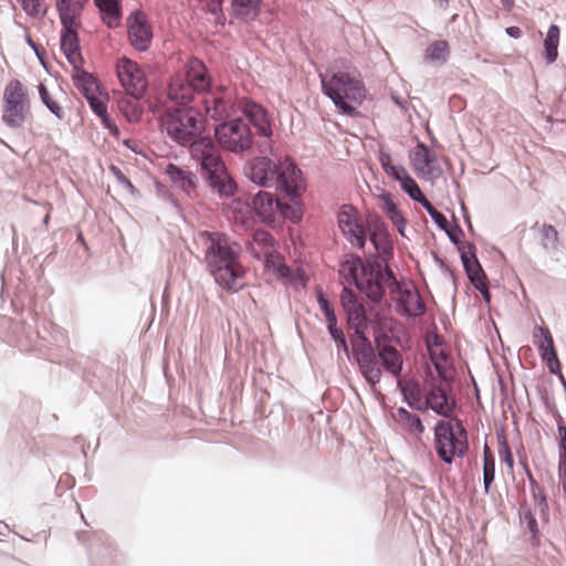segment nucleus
Returning a JSON list of instances; mask_svg holds the SVG:
<instances>
[{
  "label": "nucleus",
  "mask_w": 566,
  "mask_h": 566,
  "mask_svg": "<svg viewBox=\"0 0 566 566\" xmlns=\"http://www.w3.org/2000/svg\"><path fill=\"white\" fill-rule=\"evenodd\" d=\"M161 117L167 135L181 146H190L191 158L199 167L200 177L220 198L233 197L238 185L231 177L220 151L211 137H200L205 130L201 113L192 106L180 105Z\"/></svg>",
  "instance_id": "obj_1"
},
{
  "label": "nucleus",
  "mask_w": 566,
  "mask_h": 566,
  "mask_svg": "<svg viewBox=\"0 0 566 566\" xmlns=\"http://www.w3.org/2000/svg\"><path fill=\"white\" fill-rule=\"evenodd\" d=\"M339 273L354 284L357 291L375 305L380 304L386 291L398 294L396 301L397 313L406 318L420 317L426 314L427 306L419 293L406 289L397 280L389 265H381L377 254H368L365 259L359 255L349 254L340 263Z\"/></svg>",
  "instance_id": "obj_2"
},
{
  "label": "nucleus",
  "mask_w": 566,
  "mask_h": 566,
  "mask_svg": "<svg viewBox=\"0 0 566 566\" xmlns=\"http://www.w3.org/2000/svg\"><path fill=\"white\" fill-rule=\"evenodd\" d=\"M280 188L276 190L285 195L290 202L279 200L275 195L259 190L250 202L245 203L247 211H253L260 221L270 227L282 220H290L292 223L301 222L303 218V205L301 196L305 191L303 186H290L286 177L281 176Z\"/></svg>",
  "instance_id": "obj_3"
},
{
  "label": "nucleus",
  "mask_w": 566,
  "mask_h": 566,
  "mask_svg": "<svg viewBox=\"0 0 566 566\" xmlns=\"http://www.w3.org/2000/svg\"><path fill=\"white\" fill-rule=\"evenodd\" d=\"M201 237L207 241L205 260L214 282L227 291H237V280L242 274L238 252L219 232L203 231Z\"/></svg>",
  "instance_id": "obj_4"
},
{
  "label": "nucleus",
  "mask_w": 566,
  "mask_h": 566,
  "mask_svg": "<svg viewBox=\"0 0 566 566\" xmlns=\"http://www.w3.org/2000/svg\"><path fill=\"white\" fill-rule=\"evenodd\" d=\"M244 176L254 185L263 188L276 186L280 188L281 176L286 177L290 186H303L302 170L290 158L277 163L268 156H258L245 163L243 166Z\"/></svg>",
  "instance_id": "obj_5"
},
{
  "label": "nucleus",
  "mask_w": 566,
  "mask_h": 566,
  "mask_svg": "<svg viewBox=\"0 0 566 566\" xmlns=\"http://www.w3.org/2000/svg\"><path fill=\"white\" fill-rule=\"evenodd\" d=\"M433 444L437 457L444 464L462 459L469 450L468 431L457 417L437 420L433 427Z\"/></svg>",
  "instance_id": "obj_6"
},
{
  "label": "nucleus",
  "mask_w": 566,
  "mask_h": 566,
  "mask_svg": "<svg viewBox=\"0 0 566 566\" xmlns=\"http://www.w3.org/2000/svg\"><path fill=\"white\" fill-rule=\"evenodd\" d=\"M321 84L323 93L346 115L355 113V105H360L365 99L364 84L348 73L337 72L329 78L321 76Z\"/></svg>",
  "instance_id": "obj_7"
},
{
  "label": "nucleus",
  "mask_w": 566,
  "mask_h": 566,
  "mask_svg": "<svg viewBox=\"0 0 566 566\" xmlns=\"http://www.w3.org/2000/svg\"><path fill=\"white\" fill-rule=\"evenodd\" d=\"M211 78L202 61L192 59L189 61L184 80H175L168 90L169 99L180 105L190 104L195 94L211 92Z\"/></svg>",
  "instance_id": "obj_8"
},
{
  "label": "nucleus",
  "mask_w": 566,
  "mask_h": 566,
  "mask_svg": "<svg viewBox=\"0 0 566 566\" xmlns=\"http://www.w3.org/2000/svg\"><path fill=\"white\" fill-rule=\"evenodd\" d=\"M214 137L220 147L233 154L244 153L253 145L252 130L242 118L216 125Z\"/></svg>",
  "instance_id": "obj_9"
},
{
  "label": "nucleus",
  "mask_w": 566,
  "mask_h": 566,
  "mask_svg": "<svg viewBox=\"0 0 566 566\" xmlns=\"http://www.w3.org/2000/svg\"><path fill=\"white\" fill-rule=\"evenodd\" d=\"M452 380L449 382H432L423 395L421 412L431 410L442 419H449L454 416L457 400L452 395Z\"/></svg>",
  "instance_id": "obj_10"
},
{
  "label": "nucleus",
  "mask_w": 566,
  "mask_h": 566,
  "mask_svg": "<svg viewBox=\"0 0 566 566\" xmlns=\"http://www.w3.org/2000/svg\"><path fill=\"white\" fill-rule=\"evenodd\" d=\"M2 122L10 128H19L25 120L24 102L28 94L19 80H11L3 93Z\"/></svg>",
  "instance_id": "obj_11"
},
{
  "label": "nucleus",
  "mask_w": 566,
  "mask_h": 566,
  "mask_svg": "<svg viewBox=\"0 0 566 566\" xmlns=\"http://www.w3.org/2000/svg\"><path fill=\"white\" fill-rule=\"evenodd\" d=\"M202 103L207 116L214 122H229L238 112L233 96L226 86H220L217 91L206 94Z\"/></svg>",
  "instance_id": "obj_12"
},
{
  "label": "nucleus",
  "mask_w": 566,
  "mask_h": 566,
  "mask_svg": "<svg viewBox=\"0 0 566 566\" xmlns=\"http://www.w3.org/2000/svg\"><path fill=\"white\" fill-rule=\"evenodd\" d=\"M117 75L128 95L137 101L144 97L148 82L144 71L136 62L125 56L120 57L117 62Z\"/></svg>",
  "instance_id": "obj_13"
},
{
  "label": "nucleus",
  "mask_w": 566,
  "mask_h": 566,
  "mask_svg": "<svg viewBox=\"0 0 566 566\" xmlns=\"http://www.w3.org/2000/svg\"><path fill=\"white\" fill-rule=\"evenodd\" d=\"M337 224L344 238L355 248L366 247L364 221L358 217L357 209L352 205H343L337 214Z\"/></svg>",
  "instance_id": "obj_14"
},
{
  "label": "nucleus",
  "mask_w": 566,
  "mask_h": 566,
  "mask_svg": "<svg viewBox=\"0 0 566 566\" xmlns=\"http://www.w3.org/2000/svg\"><path fill=\"white\" fill-rule=\"evenodd\" d=\"M409 158L415 171L424 180L434 181L443 174L437 155L423 142H418Z\"/></svg>",
  "instance_id": "obj_15"
},
{
  "label": "nucleus",
  "mask_w": 566,
  "mask_h": 566,
  "mask_svg": "<svg viewBox=\"0 0 566 566\" xmlns=\"http://www.w3.org/2000/svg\"><path fill=\"white\" fill-rule=\"evenodd\" d=\"M87 553L92 566H116L120 559L109 536L104 532L90 537Z\"/></svg>",
  "instance_id": "obj_16"
},
{
  "label": "nucleus",
  "mask_w": 566,
  "mask_h": 566,
  "mask_svg": "<svg viewBox=\"0 0 566 566\" xmlns=\"http://www.w3.org/2000/svg\"><path fill=\"white\" fill-rule=\"evenodd\" d=\"M340 305L348 325L355 324L358 327H368L371 324L365 302L358 300L356 293L350 287H343Z\"/></svg>",
  "instance_id": "obj_17"
},
{
  "label": "nucleus",
  "mask_w": 566,
  "mask_h": 566,
  "mask_svg": "<svg viewBox=\"0 0 566 566\" xmlns=\"http://www.w3.org/2000/svg\"><path fill=\"white\" fill-rule=\"evenodd\" d=\"M130 18L133 21L128 25L127 30L129 42L135 50L145 52L149 49L153 40L150 25L148 24L144 13L140 11L132 13Z\"/></svg>",
  "instance_id": "obj_18"
},
{
  "label": "nucleus",
  "mask_w": 566,
  "mask_h": 566,
  "mask_svg": "<svg viewBox=\"0 0 566 566\" xmlns=\"http://www.w3.org/2000/svg\"><path fill=\"white\" fill-rule=\"evenodd\" d=\"M241 111L249 123L256 128L260 136L268 138L272 136L273 130L269 114L262 105L249 98H243L241 102Z\"/></svg>",
  "instance_id": "obj_19"
},
{
  "label": "nucleus",
  "mask_w": 566,
  "mask_h": 566,
  "mask_svg": "<svg viewBox=\"0 0 566 566\" xmlns=\"http://www.w3.org/2000/svg\"><path fill=\"white\" fill-rule=\"evenodd\" d=\"M461 251V262L467 276L472 284V280L478 282L485 277L484 270L476 256V248L473 243H465Z\"/></svg>",
  "instance_id": "obj_20"
},
{
  "label": "nucleus",
  "mask_w": 566,
  "mask_h": 566,
  "mask_svg": "<svg viewBox=\"0 0 566 566\" xmlns=\"http://www.w3.org/2000/svg\"><path fill=\"white\" fill-rule=\"evenodd\" d=\"M397 388L401 394L402 401L412 410L421 412L424 394H422L419 381L416 379L402 380L400 378L397 380Z\"/></svg>",
  "instance_id": "obj_21"
},
{
  "label": "nucleus",
  "mask_w": 566,
  "mask_h": 566,
  "mask_svg": "<svg viewBox=\"0 0 566 566\" xmlns=\"http://www.w3.org/2000/svg\"><path fill=\"white\" fill-rule=\"evenodd\" d=\"M170 181L184 192L189 193L197 186V175L192 171L185 170L176 164L169 163L165 169Z\"/></svg>",
  "instance_id": "obj_22"
},
{
  "label": "nucleus",
  "mask_w": 566,
  "mask_h": 566,
  "mask_svg": "<svg viewBox=\"0 0 566 566\" xmlns=\"http://www.w3.org/2000/svg\"><path fill=\"white\" fill-rule=\"evenodd\" d=\"M378 357L387 373L397 380L401 378L403 358L397 348L391 345H386L379 348Z\"/></svg>",
  "instance_id": "obj_23"
},
{
  "label": "nucleus",
  "mask_w": 566,
  "mask_h": 566,
  "mask_svg": "<svg viewBox=\"0 0 566 566\" xmlns=\"http://www.w3.org/2000/svg\"><path fill=\"white\" fill-rule=\"evenodd\" d=\"M94 4L99 11L102 21L109 28L115 29L122 20L120 0H94Z\"/></svg>",
  "instance_id": "obj_24"
},
{
  "label": "nucleus",
  "mask_w": 566,
  "mask_h": 566,
  "mask_svg": "<svg viewBox=\"0 0 566 566\" xmlns=\"http://www.w3.org/2000/svg\"><path fill=\"white\" fill-rule=\"evenodd\" d=\"M358 370L371 389L380 382L382 371L378 365L377 354L356 359Z\"/></svg>",
  "instance_id": "obj_25"
},
{
  "label": "nucleus",
  "mask_w": 566,
  "mask_h": 566,
  "mask_svg": "<svg viewBox=\"0 0 566 566\" xmlns=\"http://www.w3.org/2000/svg\"><path fill=\"white\" fill-rule=\"evenodd\" d=\"M72 81L74 86L86 101L91 98V96L99 94V83L97 77L85 70L73 73Z\"/></svg>",
  "instance_id": "obj_26"
},
{
  "label": "nucleus",
  "mask_w": 566,
  "mask_h": 566,
  "mask_svg": "<svg viewBox=\"0 0 566 566\" xmlns=\"http://www.w3.org/2000/svg\"><path fill=\"white\" fill-rule=\"evenodd\" d=\"M518 520L520 524L524 526L525 531H527L531 535V539L533 544H538L539 542V527L538 522L535 517V514L531 507V505L523 501L518 507Z\"/></svg>",
  "instance_id": "obj_27"
},
{
  "label": "nucleus",
  "mask_w": 566,
  "mask_h": 566,
  "mask_svg": "<svg viewBox=\"0 0 566 566\" xmlns=\"http://www.w3.org/2000/svg\"><path fill=\"white\" fill-rule=\"evenodd\" d=\"M369 241L377 251L381 265H389L388 262L394 258V242L390 232L380 235H370Z\"/></svg>",
  "instance_id": "obj_28"
},
{
  "label": "nucleus",
  "mask_w": 566,
  "mask_h": 566,
  "mask_svg": "<svg viewBox=\"0 0 566 566\" xmlns=\"http://www.w3.org/2000/svg\"><path fill=\"white\" fill-rule=\"evenodd\" d=\"M263 0H232L231 6L237 18L254 20L260 11Z\"/></svg>",
  "instance_id": "obj_29"
},
{
  "label": "nucleus",
  "mask_w": 566,
  "mask_h": 566,
  "mask_svg": "<svg viewBox=\"0 0 566 566\" xmlns=\"http://www.w3.org/2000/svg\"><path fill=\"white\" fill-rule=\"evenodd\" d=\"M532 230H539L541 233V245L547 252H555L558 250V232L556 228L552 224H539L536 221L532 228Z\"/></svg>",
  "instance_id": "obj_30"
},
{
  "label": "nucleus",
  "mask_w": 566,
  "mask_h": 566,
  "mask_svg": "<svg viewBox=\"0 0 566 566\" xmlns=\"http://www.w3.org/2000/svg\"><path fill=\"white\" fill-rule=\"evenodd\" d=\"M559 27L551 24L544 40V53L547 64H553L558 57Z\"/></svg>",
  "instance_id": "obj_31"
},
{
  "label": "nucleus",
  "mask_w": 566,
  "mask_h": 566,
  "mask_svg": "<svg viewBox=\"0 0 566 566\" xmlns=\"http://www.w3.org/2000/svg\"><path fill=\"white\" fill-rule=\"evenodd\" d=\"M394 419L400 424L408 426L418 434H422L426 430L421 418L418 415L410 412L405 407L397 408Z\"/></svg>",
  "instance_id": "obj_32"
},
{
  "label": "nucleus",
  "mask_w": 566,
  "mask_h": 566,
  "mask_svg": "<svg viewBox=\"0 0 566 566\" xmlns=\"http://www.w3.org/2000/svg\"><path fill=\"white\" fill-rule=\"evenodd\" d=\"M364 230L366 231V240L369 239L370 235H380L389 232L388 226L384 219L374 211L367 212L364 220Z\"/></svg>",
  "instance_id": "obj_33"
},
{
  "label": "nucleus",
  "mask_w": 566,
  "mask_h": 566,
  "mask_svg": "<svg viewBox=\"0 0 566 566\" xmlns=\"http://www.w3.org/2000/svg\"><path fill=\"white\" fill-rule=\"evenodd\" d=\"M429 358L437 371L439 380L442 382H449L452 380V377L448 375L447 367L444 364L449 360V354L444 349H436L433 352H429Z\"/></svg>",
  "instance_id": "obj_34"
},
{
  "label": "nucleus",
  "mask_w": 566,
  "mask_h": 566,
  "mask_svg": "<svg viewBox=\"0 0 566 566\" xmlns=\"http://www.w3.org/2000/svg\"><path fill=\"white\" fill-rule=\"evenodd\" d=\"M495 479V458L490 453L488 446H484L483 451V489L484 493L489 494L491 485Z\"/></svg>",
  "instance_id": "obj_35"
},
{
  "label": "nucleus",
  "mask_w": 566,
  "mask_h": 566,
  "mask_svg": "<svg viewBox=\"0 0 566 566\" xmlns=\"http://www.w3.org/2000/svg\"><path fill=\"white\" fill-rule=\"evenodd\" d=\"M39 96L43 105L52 113L57 119L62 120L65 117V112L61 105L53 99L45 84L38 85Z\"/></svg>",
  "instance_id": "obj_36"
},
{
  "label": "nucleus",
  "mask_w": 566,
  "mask_h": 566,
  "mask_svg": "<svg viewBox=\"0 0 566 566\" xmlns=\"http://www.w3.org/2000/svg\"><path fill=\"white\" fill-rule=\"evenodd\" d=\"M379 161L385 172L390 176L395 181L406 174V168L401 165H394L392 158L389 153L379 151Z\"/></svg>",
  "instance_id": "obj_37"
},
{
  "label": "nucleus",
  "mask_w": 566,
  "mask_h": 566,
  "mask_svg": "<svg viewBox=\"0 0 566 566\" xmlns=\"http://www.w3.org/2000/svg\"><path fill=\"white\" fill-rule=\"evenodd\" d=\"M449 54V44L444 40L434 41L426 50V57L431 61L444 60Z\"/></svg>",
  "instance_id": "obj_38"
},
{
  "label": "nucleus",
  "mask_w": 566,
  "mask_h": 566,
  "mask_svg": "<svg viewBox=\"0 0 566 566\" xmlns=\"http://www.w3.org/2000/svg\"><path fill=\"white\" fill-rule=\"evenodd\" d=\"M316 297H317L318 306L325 316L327 327H331V326L337 324V317L335 314V310H334L332 303L325 297L322 290L317 291Z\"/></svg>",
  "instance_id": "obj_39"
},
{
  "label": "nucleus",
  "mask_w": 566,
  "mask_h": 566,
  "mask_svg": "<svg viewBox=\"0 0 566 566\" xmlns=\"http://www.w3.org/2000/svg\"><path fill=\"white\" fill-rule=\"evenodd\" d=\"M60 49L62 52L80 51V38L77 31L61 32Z\"/></svg>",
  "instance_id": "obj_40"
},
{
  "label": "nucleus",
  "mask_w": 566,
  "mask_h": 566,
  "mask_svg": "<svg viewBox=\"0 0 566 566\" xmlns=\"http://www.w3.org/2000/svg\"><path fill=\"white\" fill-rule=\"evenodd\" d=\"M400 188L403 192H406L412 200H415L417 197L421 196L422 191L420 187L418 186L417 181L410 176L408 171L403 174L399 180Z\"/></svg>",
  "instance_id": "obj_41"
},
{
  "label": "nucleus",
  "mask_w": 566,
  "mask_h": 566,
  "mask_svg": "<svg viewBox=\"0 0 566 566\" xmlns=\"http://www.w3.org/2000/svg\"><path fill=\"white\" fill-rule=\"evenodd\" d=\"M327 332L331 338L335 342L337 349L343 352L348 358L350 357L349 346L346 336L342 328L337 324L327 327Z\"/></svg>",
  "instance_id": "obj_42"
},
{
  "label": "nucleus",
  "mask_w": 566,
  "mask_h": 566,
  "mask_svg": "<svg viewBox=\"0 0 566 566\" xmlns=\"http://www.w3.org/2000/svg\"><path fill=\"white\" fill-rule=\"evenodd\" d=\"M380 199L382 201V210L386 213L387 218L394 222L397 219L403 217L398 206L394 202L390 193L384 192L380 195Z\"/></svg>",
  "instance_id": "obj_43"
},
{
  "label": "nucleus",
  "mask_w": 566,
  "mask_h": 566,
  "mask_svg": "<svg viewBox=\"0 0 566 566\" xmlns=\"http://www.w3.org/2000/svg\"><path fill=\"white\" fill-rule=\"evenodd\" d=\"M497 442H499V455L501 460L509 467V469H513L514 467V459L511 451V447L506 440L505 434L503 431L501 433H497Z\"/></svg>",
  "instance_id": "obj_44"
},
{
  "label": "nucleus",
  "mask_w": 566,
  "mask_h": 566,
  "mask_svg": "<svg viewBox=\"0 0 566 566\" xmlns=\"http://www.w3.org/2000/svg\"><path fill=\"white\" fill-rule=\"evenodd\" d=\"M447 235L448 238L450 239V241L457 247L459 253L461 254V251L463 250V245L465 243H469L468 241H462L461 238L464 235V232L462 230V228L455 223V224H450L448 222V226L446 227V230H442Z\"/></svg>",
  "instance_id": "obj_45"
},
{
  "label": "nucleus",
  "mask_w": 566,
  "mask_h": 566,
  "mask_svg": "<svg viewBox=\"0 0 566 566\" xmlns=\"http://www.w3.org/2000/svg\"><path fill=\"white\" fill-rule=\"evenodd\" d=\"M350 354L353 358L356 360L363 357L375 355L376 352L371 345V342L368 338L363 342H353Z\"/></svg>",
  "instance_id": "obj_46"
},
{
  "label": "nucleus",
  "mask_w": 566,
  "mask_h": 566,
  "mask_svg": "<svg viewBox=\"0 0 566 566\" xmlns=\"http://www.w3.org/2000/svg\"><path fill=\"white\" fill-rule=\"evenodd\" d=\"M23 11L30 17H43L45 10L42 8L43 0H17Z\"/></svg>",
  "instance_id": "obj_47"
},
{
  "label": "nucleus",
  "mask_w": 566,
  "mask_h": 566,
  "mask_svg": "<svg viewBox=\"0 0 566 566\" xmlns=\"http://www.w3.org/2000/svg\"><path fill=\"white\" fill-rule=\"evenodd\" d=\"M521 464L524 467L525 474L527 476V481H528V484H530L532 499L536 500V499H538L541 496H545L546 494H545L544 490L542 489L539 483L533 476V474H532L527 463L521 460Z\"/></svg>",
  "instance_id": "obj_48"
},
{
  "label": "nucleus",
  "mask_w": 566,
  "mask_h": 566,
  "mask_svg": "<svg viewBox=\"0 0 566 566\" xmlns=\"http://www.w3.org/2000/svg\"><path fill=\"white\" fill-rule=\"evenodd\" d=\"M534 501V509L539 515V520L542 523L547 524L549 522V505L547 502V496H541Z\"/></svg>",
  "instance_id": "obj_49"
},
{
  "label": "nucleus",
  "mask_w": 566,
  "mask_h": 566,
  "mask_svg": "<svg viewBox=\"0 0 566 566\" xmlns=\"http://www.w3.org/2000/svg\"><path fill=\"white\" fill-rule=\"evenodd\" d=\"M87 104L92 112L98 117H105L107 112V105L99 99L98 95L91 96V98L87 99Z\"/></svg>",
  "instance_id": "obj_50"
},
{
  "label": "nucleus",
  "mask_w": 566,
  "mask_h": 566,
  "mask_svg": "<svg viewBox=\"0 0 566 566\" xmlns=\"http://www.w3.org/2000/svg\"><path fill=\"white\" fill-rule=\"evenodd\" d=\"M59 18L62 25L61 32L76 31L80 27V23L76 21L74 12L62 13V15H59Z\"/></svg>",
  "instance_id": "obj_51"
},
{
  "label": "nucleus",
  "mask_w": 566,
  "mask_h": 566,
  "mask_svg": "<svg viewBox=\"0 0 566 566\" xmlns=\"http://www.w3.org/2000/svg\"><path fill=\"white\" fill-rule=\"evenodd\" d=\"M108 169L116 178L118 184H120L124 188H126L130 192H134L136 190L132 181L124 175L119 167H117L116 165H111Z\"/></svg>",
  "instance_id": "obj_52"
},
{
  "label": "nucleus",
  "mask_w": 566,
  "mask_h": 566,
  "mask_svg": "<svg viewBox=\"0 0 566 566\" xmlns=\"http://www.w3.org/2000/svg\"><path fill=\"white\" fill-rule=\"evenodd\" d=\"M25 42L33 50L34 54L36 55L38 60L40 61L41 65L46 69V62H45V59H46V51L43 46H41L40 44L35 43L32 38L30 36V34H25Z\"/></svg>",
  "instance_id": "obj_53"
},
{
  "label": "nucleus",
  "mask_w": 566,
  "mask_h": 566,
  "mask_svg": "<svg viewBox=\"0 0 566 566\" xmlns=\"http://www.w3.org/2000/svg\"><path fill=\"white\" fill-rule=\"evenodd\" d=\"M63 54L65 55L67 62L73 66L74 73H77V71H83L84 70L82 67L83 63H84V59L82 56L81 50L80 51H74L72 53L71 52H63Z\"/></svg>",
  "instance_id": "obj_54"
},
{
  "label": "nucleus",
  "mask_w": 566,
  "mask_h": 566,
  "mask_svg": "<svg viewBox=\"0 0 566 566\" xmlns=\"http://www.w3.org/2000/svg\"><path fill=\"white\" fill-rule=\"evenodd\" d=\"M99 119L102 122L103 127L107 129L111 135L117 137L120 134L116 123L112 119V117L108 114H106L105 117H101Z\"/></svg>",
  "instance_id": "obj_55"
},
{
  "label": "nucleus",
  "mask_w": 566,
  "mask_h": 566,
  "mask_svg": "<svg viewBox=\"0 0 566 566\" xmlns=\"http://www.w3.org/2000/svg\"><path fill=\"white\" fill-rule=\"evenodd\" d=\"M429 216L440 230H446L449 221L442 212H440L438 209H434L431 213H429Z\"/></svg>",
  "instance_id": "obj_56"
},
{
  "label": "nucleus",
  "mask_w": 566,
  "mask_h": 566,
  "mask_svg": "<svg viewBox=\"0 0 566 566\" xmlns=\"http://www.w3.org/2000/svg\"><path fill=\"white\" fill-rule=\"evenodd\" d=\"M426 344L427 350L429 353L439 349L442 346L443 340L439 334H433L430 338L427 339Z\"/></svg>",
  "instance_id": "obj_57"
},
{
  "label": "nucleus",
  "mask_w": 566,
  "mask_h": 566,
  "mask_svg": "<svg viewBox=\"0 0 566 566\" xmlns=\"http://www.w3.org/2000/svg\"><path fill=\"white\" fill-rule=\"evenodd\" d=\"M349 327L354 329V334L352 336V343L353 342H363L365 339H368V337L366 336V334L364 332L367 327H358L355 324L349 325Z\"/></svg>",
  "instance_id": "obj_58"
},
{
  "label": "nucleus",
  "mask_w": 566,
  "mask_h": 566,
  "mask_svg": "<svg viewBox=\"0 0 566 566\" xmlns=\"http://www.w3.org/2000/svg\"><path fill=\"white\" fill-rule=\"evenodd\" d=\"M56 10L59 15L73 12L72 0H56Z\"/></svg>",
  "instance_id": "obj_59"
},
{
  "label": "nucleus",
  "mask_w": 566,
  "mask_h": 566,
  "mask_svg": "<svg viewBox=\"0 0 566 566\" xmlns=\"http://www.w3.org/2000/svg\"><path fill=\"white\" fill-rule=\"evenodd\" d=\"M556 422H557L558 441H562L566 438V424L564 422L563 417L558 412L556 415Z\"/></svg>",
  "instance_id": "obj_60"
},
{
  "label": "nucleus",
  "mask_w": 566,
  "mask_h": 566,
  "mask_svg": "<svg viewBox=\"0 0 566 566\" xmlns=\"http://www.w3.org/2000/svg\"><path fill=\"white\" fill-rule=\"evenodd\" d=\"M413 201L421 205L428 214L431 213L436 209L432 206V203L426 198V196L423 193H421V196L417 197Z\"/></svg>",
  "instance_id": "obj_61"
},
{
  "label": "nucleus",
  "mask_w": 566,
  "mask_h": 566,
  "mask_svg": "<svg viewBox=\"0 0 566 566\" xmlns=\"http://www.w3.org/2000/svg\"><path fill=\"white\" fill-rule=\"evenodd\" d=\"M265 139L258 143L256 146H258V149L260 151V154H262V156H265L266 154L271 153L272 151V146H271V137H264Z\"/></svg>",
  "instance_id": "obj_62"
},
{
  "label": "nucleus",
  "mask_w": 566,
  "mask_h": 566,
  "mask_svg": "<svg viewBox=\"0 0 566 566\" xmlns=\"http://www.w3.org/2000/svg\"><path fill=\"white\" fill-rule=\"evenodd\" d=\"M558 475L563 484V491L566 494V462H558Z\"/></svg>",
  "instance_id": "obj_63"
},
{
  "label": "nucleus",
  "mask_w": 566,
  "mask_h": 566,
  "mask_svg": "<svg viewBox=\"0 0 566 566\" xmlns=\"http://www.w3.org/2000/svg\"><path fill=\"white\" fill-rule=\"evenodd\" d=\"M505 33L512 39H518L522 35V30L518 27L511 25L505 29Z\"/></svg>",
  "instance_id": "obj_64"
}]
</instances>
